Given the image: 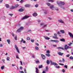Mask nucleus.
<instances>
[{
	"label": "nucleus",
	"mask_w": 73,
	"mask_h": 73,
	"mask_svg": "<svg viewBox=\"0 0 73 73\" xmlns=\"http://www.w3.org/2000/svg\"><path fill=\"white\" fill-rule=\"evenodd\" d=\"M56 3L59 6L60 8L63 9H65V7L62 5H64L65 4V3L62 2H59L58 1H57Z\"/></svg>",
	"instance_id": "1"
},
{
	"label": "nucleus",
	"mask_w": 73,
	"mask_h": 73,
	"mask_svg": "<svg viewBox=\"0 0 73 73\" xmlns=\"http://www.w3.org/2000/svg\"><path fill=\"white\" fill-rule=\"evenodd\" d=\"M23 29H24V27H21L17 30V32L19 33V32H20L22 30H23Z\"/></svg>",
	"instance_id": "2"
},
{
	"label": "nucleus",
	"mask_w": 73,
	"mask_h": 73,
	"mask_svg": "<svg viewBox=\"0 0 73 73\" xmlns=\"http://www.w3.org/2000/svg\"><path fill=\"white\" fill-rule=\"evenodd\" d=\"M51 65H54V66H58V64L56 62H52V60L50 61Z\"/></svg>",
	"instance_id": "3"
},
{
	"label": "nucleus",
	"mask_w": 73,
	"mask_h": 73,
	"mask_svg": "<svg viewBox=\"0 0 73 73\" xmlns=\"http://www.w3.org/2000/svg\"><path fill=\"white\" fill-rule=\"evenodd\" d=\"M14 46L15 48L18 53H20V51H19V48H18V47L17 46V45H15Z\"/></svg>",
	"instance_id": "4"
},
{
	"label": "nucleus",
	"mask_w": 73,
	"mask_h": 73,
	"mask_svg": "<svg viewBox=\"0 0 73 73\" xmlns=\"http://www.w3.org/2000/svg\"><path fill=\"white\" fill-rule=\"evenodd\" d=\"M54 36H53L52 37L54 38H55L56 39H58V38L57 37V34H54Z\"/></svg>",
	"instance_id": "5"
},
{
	"label": "nucleus",
	"mask_w": 73,
	"mask_h": 73,
	"mask_svg": "<svg viewBox=\"0 0 73 73\" xmlns=\"http://www.w3.org/2000/svg\"><path fill=\"white\" fill-rule=\"evenodd\" d=\"M68 34H69V35H70V37H71L72 38H73V34H72V33H71L70 32L68 33Z\"/></svg>",
	"instance_id": "6"
},
{
	"label": "nucleus",
	"mask_w": 73,
	"mask_h": 73,
	"mask_svg": "<svg viewBox=\"0 0 73 73\" xmlns=\"http://www.w3.org/2000/svg\"><path fill=\"white\" fill-rule=\"evenodd\" d=\"M18 11L19 12H23V11H24V10L23 9V7H21V9L18 10Z\"/></svg>",
	"instance_id": "7"
},
{
	"label": "nucleus",
	"mask_w": 73,
	"mask_h": 73,
	"mask_svg": "<svg viewBox=\"0 0 73 73\" xmlns=\"http://www.w3.org/2000/svg\"><path fill=\"white\" fill-rule=\"evenodd\" d=\"M58 54L59 55V56H62L63 55V54H64V53H62L61 52H58Z\"/></svg>",
	"instance_id": "8"
},
{
	"label": "nucleus",
	"mask_w": 73,
	"mask_h": 73,
	"mask_svg": "<svg viewBox=\"0 0 73 73\" xmlns=\"http://www.w3.org/2000/svg\"><path fill=\"white\" fill-rule=\"evenodd\" d=\"M16 8V7L15 6H12L10 8V9H15Z\"/></svg>",
	"instance_id": "9"
},
{
	"label": "nucleus",
	"mask_w": 73,
	"mask_h": 73,
	"mask_svg": "<svg viewBox=\"0 0 73 73\" xmlns=\"http://www.w3.org/2000/svg\"><path fill=\"white\" fill-rule=\"evenodd\" d=\"M29 17V16L26 15L25 17H23L22 19L24 20V19H28Z\"/></svg>",
	"instance_id": "10"
},
{
	"label": "nucleus",
	"mask_w": 73,
	"mask_h": 73,
	"mask_svg": "<svg viewBox=\"0 0 73 73\" xmlns=\"http://www.w3.org/2000/svg\"><path fill=\"white\" fill-rule=\"evenodd\" d=\"M58 22H59V23H62L63 24L64 23V21H63V20L61 19L58 20Z\"/></svg>",
	"instance_id": "11"
},
{
	"label": "nucleus",
	"mask_w": 73,
	"mask_h": 73,
	"mask_svg": "<svg viewBox=\"0 0 73 73\" xmlns=\"http://www.w3.org/2000/svg\"><path fill=\"white\" fill-rule=\"evenodd\" d=\"M37 13L36 12H35L33 14V15L35 17H36L37 16Z\"/></svg>",
	"instance_id": "12"
},
{
	"label": "nucleus",
	"mask_w": 73,
	"mask_h": 73,
	"mask_svg": "<svg viewBox=\"0 0 73 73\" xmlns=\"http://www.w3.org/2000/svg\"><path fill=\"white\" fill-rule=\"evenodd\" d=\"M41 56L42 58H43V60H44V59H45V58H46L45 56H44V55L43 54H41Z\"/></svg>",
	"instance_id": "13"
},
{
	"label": "nucleus",
	"mask_w": 73,
	"mask_h": 73,
	"mask_svg": "<svg viewBox=\"0 0 73 73\" xmlns=\"http://www.w3.org/2000/svg\"><path fill=\"white\" fill-rule=\"evenodd\" d=\"M30 6H31V5L29 4H26L25 5V7H30Z\"/></svg>",
	"instance_id": "14"
},
{
	"label": "nucleus",
	"mask_w": 73,
	"mask_h": 73,
	"mask_svg": "<svg viewBox=\"0 0 73 73\" xmlns=\"http://www.w3.org/2000/svg\"><path fill=\"white\" fill-rule=\"evenodd\" d=\"M36 73H39V71H38V68H37L36 67Z\"/></svg>",
	"instance_id": "15"
},
{
	"label": "nucleus",
	"mask_w": 73,
	"mask_h": 73,
	"mask_svg": "<svg viewBox=\"0 0 73 73\" xmlns=\"http://www.w3.org/2000/svg\"><path fill=\"white\" fill-rule=\"evenodd\" d=\"M50 8L51 9H53V8H54V5H51L50 6Z\"/></svg>",
	"instance_id": "16"
},
{
	"label": "nucleus",
	"mask_w": 73,
	"mask_h": 73,
	"mask_svg": "<svg viewBox=\"0 0 73 73\" xmlns=\"http://www.w3.org/2000/svg\"><path fill=\"white\" fill-rule=\"evenodd\" d=\"M23 41V43H26V41L24 40H23V39L22 38L21 40V42H22Z\"/></svg>",
	"instance_id": "17"
},
{
	"label": "nucleus",
	"mask_w": 73,
	"mask_h": 73,
	"mask_svg": "<svg viewBox=\"0 0 73 73\" xmlns=\"http://www.w3.org/2000/svg\"><path fill=\"white\" fill-rule=\"evenodd\" d=\"M60 41H62L63 42H65V39L64 38L60 39Z\"/></svg>",
	"instance_id": "18"
},
{
	"label": "nucleus",
	"mask_w": 73,
	"mask_h": 73,
	"mask_svg": "<svg viewBox=\"0 0 73 73\" xmlns=\"http://www.w3.org/2000/svg\"><path fill=\"white\" fill-rule=\"evenodd\" d=\"M54 42H56V43H58V42H60V41L58 40H54Z\"/></svg>",
	"instance_id": "19"
},
{
	"label": "nucleus",
	"mask_w": 73,
	"mask_h": 73,
	"mask_svg": "<svg viewBox=\"0 0 73 73\" xmlns=\"http://www.w3.org/2000/svg\"><path fill=\"white\" fill-rule=\"evenodd\" d=\"M60 32H61L62 33H65V31L64 30H61L60 31Z\"/></svg>",
	"instance_id": "20"
},
{
	"label": "nucleus",
	"mask_w": 73,
	"mask_h": 73,
	"mask_svg": "<svg viewBox=\"0 0 73 73\" xmlns=\"http://www.w3.org/2000/svg\"><path fill=\"white\" fill-rule=\"evenodd\" d=\"M7 42H8V44H10V42H11V41H10V40H9V39H7Z\"/></svg>",
	"instance_id": "21"
},
{
	"label": "nucleus",
	"mask_w": 73,
	"mask_h": 73,
	"mask_svg": "<svg viewBox=\"0 0 73 73\" xmlns=\"http://www.w3.org/2000/svg\"><path fill=\"white\" fill-rule=\"evenodd\" d=\"M46 63L48 65H49V64H50V62H49V60H47V62H46Z\"/></svg>",
	"instance_id": "22"
},
{
	"label": "nucleus",
	"mask_w": 73,
	"mask_h": 73,
	"mask_svg": "<svg viewBox=\"0 0 73 73\" xmlns=\"http://www.w3.org/2000/svg\"><path fill=\"white\" fill-rule=\"evenodd\" d=\"M44 38L46 40H49V39H50V38H49L47 36L45 37Z\"/></svg>",
	"instance_id": "23"
},
{
	"label": "nucleus",
	"mask_w": 73,
	"mask_h": 73,
	"mask_svg": "<svg viewBox=\"0 0 73 73\" xmlns=\"http://www.w3.org/2000/svg\"><path fill=\"white\" fill-rule=\"evenodd\" d=\"M57 49H62L63 50H64V48L62 47H57Z\"/></svg>",
	"instance_id": "24"
},
{
	"label": "nucleus",
	"mask_w": 73,
	"mask_h": 73,
	"mask_svg": "<svg viewBox=\"0 0 73 73\" xmlns=\"http://www.w3.org/2000/svg\"><path fill=\"white\" fill-rule=\"evenodd\" d=\"M46 55L47 56H48V57H50V54H46Z\"/></svg>",
	"instance_id": "25"
},
{
	"label": "nucleus",
	"mask_w": 73,
	"mask_h": 73,
	"mask_svg": "<svg viewBox=\"0 0 73 73\" xmlns=\"http://www.w3.org/2000/svg\"><path fill=\"white\" fill-rule=\"evenodd\" d=\"M43 66H42V65H41L40 66H39L38 67L39 69H40V68H42Z\"/></svg>",
	"instance_id": "26"
},
{
	"label": "nucleus",
	"mask_w": 73,
	"mask_h": 73,
	"mask_svg": "<svg viewBox=\"0 0 73 73\" xmlns=\"http://www.w3.org/2000/svg\"><path fill=\"white\" fill-rule=\"evenodd\" d=\"M46 26H47V25H45L44 26L42 27V29H44L45 27H46Z\"/></svg>",
	"instance_id": "27"
},
{
	"label": "nucleus",
	"mask_w": 73,
	"mask_h": 73,
	"mask_svg": "<svg viewBox=\"0 0 73 73\" xmlns=\"http://www.w3.org/2000/svg\"><path fill=\"white\" fill-rule=\"evenodd\" d=\"M6 7L7 8H8L9 7V5L7 4L6 5Z\"/></svg>",
	"instance_id": "28"
},
{
	"label": "nucleus",
	"mask_w": 73,
	"mask_h": 73,
	"mask_svg": "<svg viewBox=\"0 0 73 73\" xmlns=\"http://www.w3.org/2000/svg\"><path fill=\"white\" fill-rule=\"evenodd\" d=\"M9 59H10V58L9 57H7V61H10L9 60Z\"/></svg>",
	"instance_id": "29"
},
{
	"label": "nucleus",
	"mask_w": 73,
	"mask_h": 73,
	"mask_svg": "<svg viewBox=\"0 0 73 73\" xmlns=\"http://www.w3.org/2000/svg\"><path fill=\"white\" fill-rule=\"evenodd\" d=\"M69 48V46H67V47H65L64 49H66V50H67V49H68Z\"/></svg>",
	"instance_id": "30"
},
{
	"label": "nucleus",
	"mask_w": 73,
	"mask_h": 73,
	"mask_svg": "<svg viewBox=\"0 0 73 73\" xmlns=\"http://www.w3.org/2000/svg\"><path fill=\"white\" fill-rule=\"evenodd\" d=\"M69 58H70V59L71 60H73V56H71Z\"/></svg>",
	"instance_id": "31"
},
{
	"label": "nucleus",
	"mask_w": 73,
	"mask_h": 73,
	"mask_svg": "<svg viewBox=\"0 0 73 73\" xmlns=\"http://www.w3.org/2000/svg\"><path fill=\"white\" fill-rule=\"evenodd\" d=\"M46 71H48V66L46 67Z\"/></svg>",
	"instance_id": "32"
},
{
	"label": "nucleus",
	"mask_w": 73,
	"mask_h": 73,
	"mask_svg": "<svg viewBox=\"0 0 73 73\" xmlns=\"http://www.w3.org/2000/svg\"><path fill=\"white\" fill-rule=\"evenodd\" d=\"M4 66H1V69L3 70L4 69Z\"/></svg>",
	"instance_id": "33"
},
{
	"label": "nucleus",
	"mask_w": 73,
	"mask_h": 73,
	"mask_svg": "<svg viewBox=\"0 0 73 73\" xmlns=\"http://www.w3.org/2000/svg\"><path fill=\"white\" fill-rule=\"evenodd\" d=\"M64 67L66 69H68V66H67V65H65Z\"/></svg>",
	"instance_id": "34"
},
{
	"label": "nucleus",
	"mask_w": 73,
	"mask_h": 73,
	"mask_svg": "<svg viewBox=\"0 0 73 73\" xmlns=\"http://www.w3.org/2000/svg\"><path fill=\"white\" fill-rule=\"evenodd\" d=\"M48 1L51 2V3H53L54 2V1L53 0H50Z\"/></svg>",
	"instance_id": "35"
},
{
	"label": "nucleus",
	"mask_w": 73,
	"mask_h": 73,
	"mask_svg": "<svg viewBox=\"0 0 73 73\" xmlns=\"http://www.w3.org/2000/svg\"><path fill=\"white\" fill-rule=\"evenodd\" d=\"M38 6V4H36V5H35V7H36V8H37Z\"/></svg>",
	"instance_id": "36"
},
{
	"label": "nucleus",
	"mask_w": 73,
	"mask_h": 73,
	"mask_svg": "<svg viewBox=\"0 0 73 73\" xmlns=\"http://www.w3.org/2000/svg\"><path fill=\"white\" fill-rule=\"evenodd\" d=\"M15 40H17V36H15Z\"/></svg>",
	"instance_id": "37"
},
{
	"label": "nucleus",
	"mask_w": 73,
	"mask_h": 73,
	"mask_svg": "<svg viewBox=\"0 0 73 73\" xmlns=\"http://www.w3.org/2000/svg\"><path fill=\"white\" fill-rule=\"evenodd\" d=\"M19 5H16L15 6V7L16 8H17L18 7H19Z\"/></svg>",
	"instance_id": "38"
},
{
	"label": "nucleus",
	"mask_w": 73,
	"mask_h": 73,
	"mask_svg": "<svg viewBox=\"0 0 73 73\" xmlns=\"http://www.w3.org/2000/svg\"><path fill=\"white\" fill-rule=\"evenodd\" d=\"M72 42H70L69 44H68V45H69V46H71V45L72 44Z\"/></svg>",
	"instance_id": "39"
},
{
	"label": "nucleus",
	"mask_w": 73,
	"mask_h": 73,
	"mask_svg": "<svg viewBox=\"0 0 73 73\" xmlns=\"http://www.w3.org/2000/svg\"><path fill=\"white\" fill-rule=\"evenodd\" d=\"M11 35L13 37H14V36H15V34H14V33H11Z\"/></svg>",
	"instance_id": "40"
},
{
	"label": "nucleus",
	"mask_w": 73,
	"mask_h": 73,
	"mask_svg": "<svg viewBox=\"0 0 73 73\" xmlns=\"http://www.w3.org/2000/svg\"><path fill=\"white\" fill-rule=\"evenodd\" d=\"M46 4L47 5H48V6H49L50 5V4L48 3H47Z\"/></svg>",
	"instance_id": "41"
},
{
	"label": "nucleus",
	"mask_w": 73,
	"mask_h": 73,
	"mask_svg": "<svg viewBox=\"0 0 73 73\" xmlns=\"http://www.w3.org/2000/svg\"><path fill=\"white\" fill-rule=\"evenodd\" d=\"M35 49H36V50H38V47L37 46H36L35 47Z\"/></svg>",
	"instance_id": "42"
},
{
	"label": "nucleus",
	"mask_w": 73,
	"mask_h": 73,
	"mask_svg": "<svg viewBox=\"0 0 73 73\" xmlns=\"http://www.w3.org/2000/svg\"><path fill=\"white\" fill-rule=\"evenodd\" d=\"M31 41L32 42H34L35 40H34V39H31Z\"/></svg>",
	"instance_id": "43"
},
{
	"label": "nucleus",
	"mask_w": 73,
	"mask_h": 73,
	"mask_svg": "<svg viewBox=\"0 0 73 73\" xmlns=\"http://www.w3.org/2000/svg\"><path fill=\"white\" fill-rule=\"evenodd\" d=\"M66 57H69L70 56V54H68L66 55Z\"/></svg>",
	"instance_id": "44"
},
{
	"label": "nucleus",
	"mask_w": 73,
	"mask_h": 73,
	"mask_svg": "<svg viewBox=\"0 0 73 73\" xmlns=\"http://www.w3.org/2000/svg\"><path fill=\"white\" fill-rule=\"evenodd\" d=\"M62 72H63V73H65V70H64V69H63Z\"/></svg>",
	"instance_id": "45"
},
{
	"label": "nucleus",
	"mask_w": 73,
	"mask_h": 73,
	"mask_svg": "<svg viewBox=\"0 0 73 73\" xmlns=\"http://www.w3.org/2000/svg\"><path fill=\"white\" fill-rule=\"evenodd\" d=\"M16 58H17V59L18 58L19 59V56H18V55H16Z\"/></svg>",
	"instance_id": "46"
},
{
	"label": "nucleus",
	"mask_w": 73,
	"mask_h": 73,
	"mask_svg": "<svg viewBox=\"0 0 73 73\" xmlns=\"http://www.w3.org/2000/svg\"><path fill=\"white\" fill-rule=\"evenodd\" d=\"M30 37H27V40H30Z\"/></svg>",
	"instance_id": "47"
},
{
	"label": "nucleus",
	"mask_w": 73,
	"mask_h": 73,
	"mask_svg": "<svg viewBox=\"0 0 73 73\" xmlns=\"http://www.w3.org/2000/svg\"><path fill=\"white\" fill-rule=\"evenodd\" d=\"M44 13L45 14H47V11L45 10V11H44Z\"/></svg>",
	"instance_id": "48"
},
{
	"label": "nucleus",
	"mask_w": 73,
	"mask_h": 73,
	"mask_svg": "<svg viewBox=\"0 0 73 73\" xmlns=\"http://www.w3.org/2000/svg\"><path fill=\"white\" fill-rule=\"evenodd\" d=\"M46 53H50V51L49 50H47Z\"/></svg>",
	"instance_id": "49"
},
{
	"label": "nucleus",
	"mask_w": 73,
	"mask_h": 73,
	"mask_svg": "<svg viewBox=\"0 0 73 73\" xmlns=\"http://www.w3.org/2000/svg\"><path fill=\"white\" fill-rule=\"evenodd\" d=\"M59 65H62V66H64V64H61V63H59Z\"/></svg>",
	"instance_id": "50"
},
{
	"label": "nucleus",
	"mask_w": 73,
	"mask_h": 73,
	"mask_svg": "<svg viewBox=\"0 0 73 73\" xmlns=\"http://www.w3.org/2000/svg\"><path fill=\"white\" fill-rule=\"evenodd\" d=\"M35 45H37V46H38V45H39V44H38L37 43H36Z\"/></svg>",
	"instance_id": "51"
},
{
	"label": "nucleus",
	"mask_w": 73,
	"mask_h": 73,
	"mask_svg": "<svg viewBox=\"0 0 73 73\" xmlns=\"http://www.w3.org/2000/svg\"><path fill=\"white\" fill-rule=\"evenodd\" d=\"M24 72L25 73H27V70H26V69L25 68L24 69Z\"/></svg>",
	"instance_id": "52"
},
{
	"label": "nucleus",
	"mask_w": 73,
	"mask_h": 73,
	"mask_svg": "<svg viewBox=\"0 0 73 73\" xmlns=\"http://www.w3.org/2000/svg\"><path fill=\"white\" fill-rule=\"evenodd\" d=\"M13 15V14H9V15H10V16H12Z\"/></svg>",
	"instance_id": "53"
},
{
	"label": "nucleus",
	"mask_w": 73,
	"mask_h": 73,
	"mask_svg": "<svg viewBox=\"0 0 73 73\" xmlns=\"http://www.w3.org/2000/svg\"><path fill=\"white\" fill-rule=\"evenodd\" d=\"M62 59V61L63 62H65V59H64V58H63Z\"/></svg>",
	"instance_id": "54"
},
{
	"label": "nucleus",
	"mask_w": 73,
	"mask_h": 73,
	"mask_svg": "<svg viewBox=\"0 0 73 73\" xmlns=\"http://www.w3.org/2000/svg\"><path fill=\"white\" fill-rule=\"evenodd\" d=\"M23 0H21L20 3H23Z\"/></svg>",
	"instance_id": "55"
},
{
	"label": "nucleus",
	"mask_w": 73,
	"mask_h": 73,
	"mask_svg": "<svg viewBox=\"0 0 73 73\" xmlns=\"http://www.w3.org/2000/svg\"><path fill=\"white\" fill-rule=\"evenodd\" d=\"M32 57L34 58H35V55H33L32 56Z\"/></svg>",
	"instance_id": "56"
},
{
	"label": "nucleus",
	"mask_w": 73,
	"mask_h": 73,
	"mask_svg": "<svg viewBox=\"0 0 73 73\" xmlns=\"http://www.w3.org/2000/svg\"><path fill=\"white\" fill-rule=\"evenodd\" d=\"M20 62L21 63V65H23V63H22V61H20Z\"/></svg>",
	"instance_id": "57"
},
{
	"label": "nucleus",
	"mask_w": 73,
	"mask_h": 73,
	"mask_svg": "<svg viewBox=\"0 0 73 73\" xmlns=\"http://www.w3.org/2000/svg\"><path fill=\"white\" fill-rule=\"evenodd\" d=\"M36 63H39V61L38 60H37L36 61Z\"/></svg>",
	"instance_id": "58"
},
{
	"label": "nucleus",
	"mask_w": 73,
	"mask_h": 73,
	"mask_svg": "<svg viewBox=\"0 0 73 73\" xmlns=\"http://www.w3.org/2000/svg\"><path fill=\"white\" fill-rule=\"evenodd\" d=\"M55 10H56V11H58V8H56Z\"/></svg>",
	"instance_id": "59"
},
{
	"label": "nucleus",
	"mask_w": 73,
	"mask_h": 73,
	"mask_svg": "<svg viewBox=\"0 0 73 73\" xmlns=\"http://www.w3.org/2000/svg\"><path fill=\"white\" fill-rule=\"evenodd\" d=\"M44 23H41L40 24L41 25H44Z\"/></svg>",
	"instance_id": "60"
},
{
	"label": "nucleus",
	"mask_w": 73,
	"mask_h": 73,
	"mask_svg": "<svg viewBox=\"0 0 73 73\" xmlns=\"http://www.w3.org/2000/svg\"><path fill=\"white\" fill-rule=\"evenodd\" d=\"M20 69H21V70H22V69H23V67L21 66H20Z\"/></svg>",
	"instance_id": "61"
},
{
	"label": "nucleus",
	"mask_w": 73,
	"mask_h": 73,
	"mask_svg": "<svg viewBox=\"0 0 73 73\" xmlns=\"http://www.w3.org/2000/svg\"><path fill=\"white\" fill-rule=\"evenodd\" d=\"M57 34L58 35H60V32L58 31V33H57Z\"/></svg>",
	"instance_id": "62"
},
{
	"label": "nucleus",
	"mask_w": 73,
	"mask_h": 73,
	"mask_svg": "<svg viewBox=\"0 0 73 73\" xmlns=\"http://www.w3.org/2000/svg\"><path fill=\"white\" fill-rule=\"evenodd\" d=\"M2 61L3 62H5V60L4 59H2Z\"/></svg>",
	"instance_id": "63"
},
{
	"label": "nucleus",
	"mask_w": 73,
	"mask_h": 73,
	"mask_svg": "<svg viewBox=\"0 0 73 73\" xmlns=\"http://www.w3.org/2000/svg\"><path fill=\"white\" fill-rule=\"evenodd\" d=\"M70 11L71 12H73V9H71Z\"/></svg>",
	"instance_id": "64"
}]
</instances>
